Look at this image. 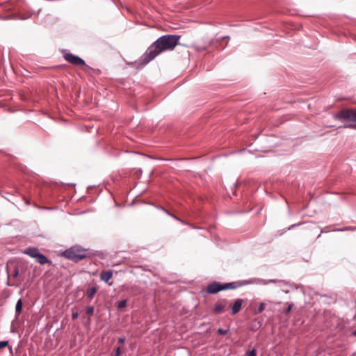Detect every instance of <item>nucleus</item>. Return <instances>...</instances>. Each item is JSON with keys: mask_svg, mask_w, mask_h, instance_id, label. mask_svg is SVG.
<instances>
[{"mask_svg": "<svg viewBox=\"0 0 356 356\" xmlns=\"http://www.w3.org/2000/svg\"><path fill=\"white\" fill-rule=\"evenodd\" d=\"M36 259H37V261L41 265H44L45 264H52V262L50 260H49L45 255H44L41 253L40 254H38Z\"/></svg>", "mask_w": 356, "mask_h": 356, "instance_id": "10", "label": "nucleus"}, {"mask_svg": "<svg viewBox=\"0 0 356 356\" xmlns=\"http://www.w3.org/2000/svg\"><path fill=\"white\" fill-rule=\"evenodd\" d=\"M296 225H292L289 228V229H290L291 228H292V227H295Z\"/></svg>", "mask_w": 356, "mask_h": 356, "instance_id": "28", "label": "nucleus"}, {"mask_svg": "<svg viewBox=\"0 0 356 356\" xmlns=\"http://www.w3.org/2000/svg\"><path fill=\"white\" fill-rule=\"evenodd\" d=\"M181 36L167 34L159 37L145 51L140 58V67H143L162 52L172 51L179 44Z\"/></svg>", "mask_w": 356, "mask_h": 356, "instance_id": "1", "label": "nucleus"}, {"mask_svg": "<svg viewBox=\"0 0 356 356\" xmlns=\"http://www.w3.org/2000/svg\"><path fill=\"white\" fill-rule=\"evenodd\" d=\"M86 314L90 317L93 315L94 313V307L92 306H88L86 308Z\"/></svg>", "mask_w": 356, "mask_h": 356, "instance_id": "14", "label": "nucleus"}, {"mask_svg": "<svg viewBox=\"0 0 356 356\" xmlns=\"http://www.w3.org/2000/svg\"><path fill=\"white\" fill-rule=\"evenodd\" d=\"M9 350L11 354H13V348L11 346L9 347Z\"/></svg>", "mask_w": 356, "mask_h": 356, "instance_id": "27", "label": "nucleus"}, {"mask_svg": "<svg viewBox=\"0 0 356 356\" xmlns=\"http://www.w3.org/2000/svg\"><path fill=\"white\" fill-rule=\"evenodd\" d=\"M353 334L356 336V330L353 332Z\"/></svg>", "mask_w": 356, "mask_h": 356, "instance_id": "29", "label": "nucleus"}, {"mask_svg": "<svg viewBox=\"0 0 356 356\" xmlns=\"http://www.w3.org/2000/svg\"><path fill=\"white\" fill-rule=\"evenodd\" d=\"M24 254L36 259L40 252H39L38 250L35 248H28L25 250Z\"/></svg>", "mask_w": 356, "mask_h": 356, "instance_id": "9", "label": "nucleus"}, {"mask_svg": "<svg viewBox=\"0 0 356 356\" xmlns=\"http://www.w3.org/2000/svg\"><path fill=\"white\" fill-rule=\"evenodd\" d=\"M241 286L242 284L239 282H228L225 284L213 282L207 286V291L209 293L215 294L222 290L235 289Z\"/></svg>", "mask_w": 356, "mask_h": 356, "instance_id": "3", "label": "nucleus"}, {"mask_svg": "<svg viewBox=\"0 0 356 356\" xmlns=\"http://www.w3.org/2000/svg\"><path fill=\"white\" fill-rule=\"evenodd\" d=\"M228 306V300L226 299L222 300L219 303L216 304L213 307V312L219 314L222 313Z\"/></svg>", "mask_w": 356, "mask_h": 356, "instance_id": "6", "label": "nucleus"}, {"mask_svg": "<svg viewBox=\"0 0 356 356\" xmlns=\"http://www.w3.org/2000/svg\"><path fill=\"white\" fill-rule=\"evenodd\" d=\"M19 273V269H18V268H17V267H15V268L13 269V273H12V274H11V276H12L13 278H16V277H18Z\"/></svg>", "mask_w": 356, "mask_h": 356, "instance_id": "18", "label": "nucleus"}, {"mask_svg": "<svg viewBox=\"0 0 356 356\" xmlns=\"http://www.w3.org/2000/svg\"><path fill=\"white\" fill-rule=\"evenodd\" d=\"M276 281L275 280H269L265 282L264 284H268V283H274Z\"/></svg>", "mask_w": 356, "mask_h": 356, "instance_id": "26", "label": "nucleus"}, {"mask_svg": "<svg viewBox=\"0 0 356 356\" xmlns=\"http://www.w3.org/2000/svg\"><path fill=\"white\" fill-rule=\"evenodd\" d=\"M63 255L66 259L75 262L79 261L86 257L85 250L77 247H72L65 250Z\"/></svg>", "mask_w": 356, "mask_h": 356, "instance_id": "4", "label": "nucleus"}, {"mask_svg": "<svg viewBox=\"0 0 356 356\" xmlns=\"http://www.w3.org/2000/svg\"><path fill=\"white\" fill-rule=\"evenodd\" d=\"M78 316H79V314H78V312H74V313H72V318L73 320L76 319V318H78Z\"/></svg>", "mask_w": 356, "mask_h": 356, "instance_id": "24", "label": "nucleus"}, {"mask_svg": "<svg viewBox=\"0 0 356 356\" xmlns=\"http://www.w3.org/2000/svg\"><path fill=\"white\" fill-rule=\"evenodd\" d=\"M163 211H165V213H167L168 215L170 216L171 217H172L173 218L176 219L177 220L181 222V223H184V220H182L181 219H180L179 218L177 217L176 216H175L174 214H172L170 213L168 211H167L166 209H163Z\"/></svg>", "mask_w": 356, "mask_h": 356, "instance_id": "16", "label": "nucleus"}, {"mask_svg": "<svg viewBox=\"0 0 356 356\" xmlns=\"http://www.w3.org/2000/svg\"><path fill=\"white\" fill-rule=\"evenodd\" d=\"M124 341H125V339L124 337H120L118 339V342L119 343H123Z\"/></svg>", "mask_w": 356, "mask_h": 356, "instance_id": "25", "label": "nucleus"}, {"mask_svg": "<svg viewBox=\"0 0 356 356\" xmlns=\"http://www.w3.org/2000/svg\"><path fill=\"white\" fill-rule=\"evenodd\" d=\"M97 290L98 287L97 286L89 288L86 292L87 297L90 300H92L94 298V296L97 293Z\"/></svg>", "mask_w": 356, "mask_h": 356, "instance_id": "11", "label": "nucleus"}, {"mask_svg": "<svg viewBox=\"0 0 356 356\" xmlns=\"http://www.w3.org/2000/svg\"><path fill=\"white\" fill-rule=\"evenodd\" d=\"M292 307H293V305H292V304L289 305L288 306V307L286 309V310L284 311V313H285V314H288V313H289V312L291 311Z\"/></svg>", "mask_w": 356, "mask_h": 356, "instance_id": "23", "label": "nucleus"}, {"mask_svg": "<svg viewBox=\"0 0 356 356\" xmlns=\"http://www.w3.org/2000/svg\"><path fill=\"white\" fill-rule=\"evenodd\" d=\"M127 302L126 300H120L116 303V307L118 309H121L122 308H124L127 306Z\"/></svg>", "mask_w": 356, "mask_h": 356, "instance_id": "13", "label": "nucleus"}, {"mask_svg": "<svg viewBox=\"0 0 356 356\" xmlns=\"http://www.w3.org/2000/svg\"><path fill=\"white\" fill-rule=\"evenodd\" d=\"M356 230V228L354 227H345L342 229H336V231H355Z\"/></svg>", "mask_w": 356, "mask_h": 356, "instance_id": "17", "label": "nucleus"}, {"mask_svg": "<svg viewBox=\"0 0 356 356\" xmlns=\"http://www.w3.org/2000/svg\"><path fill=\"white\" fill-rule=\"evenodd\" d=\"M9 342L8 341H0V349L4 347L8 346Z\"/></svg>", "mask_w": 356, "mask_h": 356, "instance_id": "21", "label": "nucleus"}, {"mask_svg": "<svg viewBox=\"0 0 356 356\" xmlns=\"http://www.w3.org/2000/svg\"><path fill=\"white\" fill-rule=\"evenodd\" d=\"M229 332V330H223L222 328H218V330H217V333L218 334H221V335H224V334H226Z\"/></svg>", "mask_w": 356, "mask_h": 356, "instance_id": "19", "label": "nucleus"}, {"mask_svg": "<svg viewBox=\"0 0 356 356\" xmlns=\"http://www.w3.org/2000/svg\"><path fill=\"white\" fill-rule=\"evenodd\" d=\"M64 58L70 63L76 66H83L86 65L84 60L78 56L74 55L70 52L64 54Z\"/></svg>", "mask_w": 356, "mask_h": 356, "instance_id": "5", "label": "nucleus"}, {"mask_svg": "<svg viewBox=\"0 0 356 356\" xmlns=\"http://www.w3.org/2000/svg\"><path fill=\"white\" fill-rule=\"evenodd\" d=\"M243 302H244V300L243 299H240V298L236 299L234 301V304L232 306H230L232 315H235L240 312Z\"/></svg>", "mask_w": 356, "mask_h": 356, "instance_id": "8", "label": "nucleus"}, {"mask_svg": "<svg viewBox=\"0 0 356 356\" xmlns=\"http://www.w3.org/2000/svg\"><path fill=\"white\" fill-rule=\"evenodd\" d=\"M122 354V348L121 347L116 348L115 350L114 356H120Z\"/></svg>", "mask_w": 356, "mask_h": 356, "instance_id": "22", "label": "nucleus"}, {"mask_svg": "<svg viewBox=\"0 0 356 356\" xmlns=\"http://www.w3.org/2000/svg\"><path fill=\"white\" fill-rule=\"evenodd\" d=\"M265 307H266V304L265 303H260L259 307H258V312L259 313H261L262 312L264 309H265Z\"/></svg>", "mask_w": 356, "mask_h": 356, "instance_id": "20", "label": "nucleus"}, {"mask_svg": "<svg viewBox=\"0 0 356 356\" xmlns=\"http://www.w3.org/2000/svg\"><path fill=\"white\" fill-rule=\"evenodd\" d=\"M113 277V271L112 270H103L100 273V280L102 281L105 282L108 286H112L113 282H110V280Z\"/></svg>", "mask_w": 356, "mask_h": 356, "instance_id": "7", "label": "nucleus"}, {"mask_svg": "<svg viewBox=\"0 0 356 356\" xmlns=\"http://www.w3.org/2000/svg\"><path fill=\"white\" fill-rule=\"evenodd\" d=\"M257 353V349L253 348L252 350L245 353L244 356H256Z\"/></svg>", "mask_w": 356, "mask_h": 356, "instance_id": "15", "label": "nucleus"}, {"mask_svg": "<svg viewBox=\"0 0 356 356\" xmlns=\"http://www.w3.org/2000/svg\"><path fill=\"white\" fill-rule=\"evenodd\" d=\"M23 302L22 299H19L16 303L15 312L17 316H19L22 310Z\"/></svg>", "mask_w": 356, "mask_h": 356, "instance_id": "12", "label": "nucleus"}, {"mask_svg": "<svg viewBox=\"0 0 356 356\" xmlns=\"http://www.w3.org/2000/svg\"><path fill=\"white\" fill-rule=\"evenodd\" d=\"M334 118L349 123L345 125L344 127L356 129V108L341 110L334 115Z\"/></svg>", "mask_w": 356, "mask_h": 356, "instance_id": "2", "label": "nucleus"}]
</instances>
